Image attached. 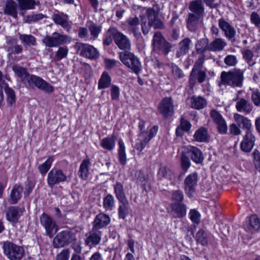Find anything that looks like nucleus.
Instances as JSON below:
<instances>
[{"instance_id":"nucleus-6","label":"nucleus","mask_w":260,"mask_h":260,"mask_svg":"<svg viewBox=\"0 0 260 260\" xmlns=\"http://www.w3.org/2000/svg\"><path fill=\"white\" fill-rule=\"evenodd\" d=\"M153 46L154 51L167 55L171 51V44L166 41L159 32L154 34L153 39Z\"/></svg>"},{"instance_id":"nucleus-61","label":"nucleus","mask_w":260,"mask_h":260,"mask_svg":"<svg viewBox=\"0 0 260 260\" xmlns=\"http://www.w3.org/2000/svg\"><path fill=\"white\" fill-rule=\"evenodd\" d=\"M184 199V194L180 190H175L172 191V200L177 202L176 203H182Z\"/></svg>"},{"instance_id":"nucleus-13","label":"nucleus","mask_w":260,"mask_h":260,"mask_svg":"<svg viewBox=\"0 0 260 260\" xmlns=\"http://www.w3.org/2000/svg\"><path fill=\"white\" fill-rule=\"evenodd\" d=\"M73 240V235L69 231H63L54 237L53 244L55 248H59L68 245Z\"/></svg>"},{"instance_id":"nucleus-46","label":"nucleus","mask_w":260,"mask_h":260,"mask_svg":"<svg viewBox=\"0 0 260 260\" xmlns=\"http://www.w3.org/2000/svg\"><path fill=\"white\" fill-rule=\"evenodd\" d=\"M53 161V157L49 156L44 162L38 166V169L42 175H45L48 172Z\"/></svg>"},{"instance_id":"nucleus-59","label":"nucleus","mask_w":260,"mask_h":260,"mask_svg":"<svg viewBox=\"0 0 260 260\" xmlns=\"http://www.w3.org/2000/svg\"><path fill=\"white\" fill-rule=\"evenodd\" d=\"M190 127L191 124L189 122L183 118H181L180 126L176 129L177 135H180L179 133L181 129L184 131H188L190 129Z\"/></svg>"},{"instance_id":"nucleus-53","label":"nucleus","mask_w":260,"mask_h":260,"mask_svg":"<svg viewBox=\"0 0 260 260\" xmlns=\"http://www.w3.org/2000/svg\"><path fill=\"white\" fill-rule=\"evenodd\" d=\"M118 154L119 161L122 165H125L126 164V159L124 143L121 140H119L118 142Z\"/></svg>"},{"instance_id":"nucleus-1","label":"nucleus","mask_w":260,"mask_h":260,"mask_svg":"<svg viewBox=\"0 0 260 260\" xmlns=\"http://www.w3.org/2000/svg\"><path fill=\"white\" fill-rule=\"evenodd\" d=\"M244 71L235 68L228 72L223 71L220 75V81L218 82L219 87L222 85L230 86L233 88H241L243 86Z\"/></svg>"},{"instance_id":"nucleus-56","label":"nucleus","mask_w":260,"mask_h":260,"mask_svg":"<svg viewBox=\"0 0 260 260\" xmlns=\"http://www.w3.org/2000/svg\"><path fill=\"white\" fill-rule=\"evenodd\" d=\"M172 175V171L166 166H161L158 172V176L160 178L171 179Z\"/></svg>"},{"instance_id":"nucleus-32","label":"nucleus","mask_w":260,"mask_h":260,"mask_svg":"<svg viewBox=\"0 0 260 260\" xmlns=\"http://www.w3.org/2000/svg\"><path fill=\"white\" fill-rule=\"evenodd\" d=\"M19 10L26 11L33 10L36 6H38L40 3L36 0H16Z\"/></svg>"},{"instance_id":"nucleus-51","label":"nucleus","mask_w":260,"mask_h":260,"mask_svg":"<svg viewBox=\"0 0 260 260\" xmlns=\"http://www.w3.org/2000/svg\"><path fill=\"white\" fill-rule=\"evenodd\" d=\"M69 52V49L67 46H59L55 52V58L57 60H60L61 59L66 58L68 56Z\"/></svg>"},{"instance_id":"nucleus-19","label":"nucleus","mask_w":260,"mask_h":260,"mask_svg":"<svg viewBox=\"0 0 260 260\" xmlns=\"http://www.w3.org/2000/svg\"><path fill=\"white\" fill-rule=\"evenodd\" d=\"M24 211L25 209L24 208L14 206L10 207L8 208L7 212L6 218L13 224H16Z\"/></svg>"},{"instance_id":"nucleus-49","label":"nucleus","mask_w":260,"mask_h":260,"mask_svg":"<svg viewBox=\"0 0 260 260\" xmlns=\"http://www.w3.org/2000/svg\"><path fill=\"white\" fill-rule=\"evenodd\" d=\"M103 207L107 211H111L115 207V200L114 197L108 194L103 199Z\"/></svg>"},{"instance_id":"nucleus-12","label":"nucleus","mask_w":260,"mask_h":260,"mask_svg":"<svg viewBox=\"0 0 260 260\" xmlns=\"http://www.w3.org/2000/svg\"><path fill=\"white\" fill-rule=\"evenodd\" d=\"M158 109L159 112L165 118L172 116L174 113V104L171 97H165L160 101Z\"/></svg>"},{"instance_id":"nucleus-52","label":"nucleus","mask_w":260,"mask_h":260,"mask_svg":"<svg viewBox=\"0 0 260 260\" xmlns=\"http://www.w3.org/2000/svg\"><path fill=\"white\" fill-rule=\"evenodd\" d=\"M44 18H47V16L42 13L32 14L25 16V22L27 23L36 22Z\"/></svg>"},{"instance_id":"nucleus-47","label":"nucleus","mask_w":260,"mask_h":260,"mask_svg":"<svg viewBox=\"0 0 260 260\" xmlns=\"http://www.w3.org/2000/svg\"><path fill=\"white\" fill-rule=\"evenodd\" d=\"M207 104L205 99L201 96L193 97L191 99V107L196 109H201L203 108Z\"/></svg>"},{"instance_id":"nucleus-16","label":"nucleus","mask_w":260,"mask_h":260,"mask_svg":"<svg viewBox=\"0 0 260 260\" xmlns=\"http://www.w3.org/2000/svg\"><path fill=\"white\" fill-rule=\"evenodd\" d=\"M198 174L194 172L188 175L184 180V190L189 197L192 196L196 191L197 185Z\"/></svg>"},{"instance_id":"nucleus-9","label":"nucleus","mask_w":260,"mask_h":260,"mask_svg":"<svg viewBox=\"0 0 260 260\" xmlns=\"http://www.w3.org/2000/svg\"><path fill=\"white\" fill-rule=\"evenodd\" d=\"M75 48L80 55L91 59H96L99 56V52L93 46L82 43H77Z\"/></svg>"},{"instance_id":"nucleus-4","label":"nucleus","mask_w":260,"mask_h":260,"mask_svg":"<svg viewBox=\"0 0 260 260\" xmlns=\"http://www.w3.org/2000/svg\"><path fill=\"white\" fill-rule=\"evenodd\" d=\"M31 88L37 87L46 92L51 93L54 87L40 76L30 74L25 84Z\"/></svg>"},{"instance_id":"nucleus-7","label":"nucleus","mask_w":260,"mask_h":260,"mask_svg":"<svg viewBox=\"0 0 260 260\" xmlns=\"http://www.w3.org/2000/svg\"><path fill=\"white\" fill-rule=\"evenodd\" d=\"M67 180V176L61 169L53 168L47 175V182L48 185L51 188L55 185Z\"/></svg>"},{"instance_id":"nucleus-42","label":"nucleus","mask_w":260,"mask_h":260,"mask_svg":"<svg viewBox=\"0 0 260 260\" xmlns=\"http://www.w3.org/2000/svg\"><path fill=\"white\" fill-rule=\"evenodd\" d=\"M87 27L90 33L91 38L93 40L97 39L102 31V26L91 21L88 22Z\"/></svg>"},{"instance_id":"nucleus-26","label":"nucleus","mask_w":260,"mask_h":260,"mask_svg":"<svg viewBox=\"0 0 260 260\" xmlns=\"http://www.w3.org/2000/svg\"><path fill=\"white\" fill-rule=\"evenodd\" d=\"M213 238V236L204 229H200L196 235L197 242L202 246H207L211 242Z\"/></svg>"},{"instance_id":"nucleus-40","label":"nucleus","mask_w":260,"mask_h":260,"mask_svg":"<svg viewBox=\"0 0 260 260\" xmlns=\"http://www.w3.org/2000/svg\"><path fill=\"white\" fill-rule=\"evenodd\" d=\"M23 191V187L18 184H15L11 191L10 194V200L11 204H14L17 203L20 199Z\"/></svg>"},{"instance_id":"nucleus-8","label":"nucleus","mask_w":260,"mask_h":260,"mask_svg":"<svg viewBox=\"0 0 260 260\" xmlns=\"http://www.w3.org/2000/svg\"><path fill=\"white\" fill-rule=\"evenodd\" d=\"M157 126H153L148 132H141L137 139L135 148L139 151H141L146 146L148 142L154 137L157 132Z\"/></svg>"},{"instance_id":"nucleus-35","label":"nucleus","mask_w":260,"mask_h":260,"mask_svg":"<svg viewBox=\"0 0 260 260\" xmlns=\"http://www.w3.org/2000/svg\"><path fill=\"white\" fill-rule=\"evenodd\" d=\"M90 165V161L89 158H86L83 160L80 166L78 174L80 177L85 180L87 178L89 174V167Z\"/></svg>"},{"instance_id":"nucleus-48","label":"nucleus","mask_w":260,"mask_h":260,"mask_svg":"<svg viewBox=\"0 0 260 260\" xmlns=\"http://www.w3.org/2000/svg\"><path fill=\"white\" fill-rule=\"evenodd\" d=\"M111 83V78L109 74L104 72L99 81L98 88L104 89L108 87Z\"/></svg>"},{"instance_id":"nucleus-25","label":"nucleus","mask_w":260,"mask_h":260,"mask_svg":"<svg viewBox=\"0 0 260 260\" xmlns=\"http://www.w3.org/2000/svg\"><path fill=\"white\" fill-rule=\"evenodd\" d=\"M188 8L191 13L197 16L204 17V7L202 0H194L190 2Z\"/></svg>"},{"instance_id":"nucleus-44","label":"nucleus","mask_w":260,"mask_h":260,"mask_svg":"<svg viewBox=\"0 0 260 260\" xmlns=\"http://www.w3.org/2000/svg\"><path fill=\"white\" fill-rule=\"evenodd\" d=\"M248 229L251 232L257 231L260 228V220L255 215H252L249 217Z\"/></svg>"},{"instance_id":"nucleus-45","label":"nucleus","mask_w":260,"mask_h":260,"mask_svg":"<svg viewBox=\"0 0 260 260\" xmlns=\"http://www.w3.org/2000/svg\"><path fill=\"white\" fill-rule=\"evenodd\" d=\"M168 67L171 69L172 75L175 79H179L184 77L182 70L174 63L168 64Z\"/></svg>"},{"instance_id":"nucleus-36","label":"nucleus","mask_w":260,"mask_h":260,"mask_svg":"<svg viewBox=\"0 0 260 260\" xmlns=\"http://www.w3.org/2000/svg\"><path fill=\"white\" fill-rule=\"evenodd\" d=\"M101 240L100 232H94L93 230L89 233V236L85 240L86 245L91 247L99 244Z\"/></svg>"},{"instance_id":"nucleus-55","label":"nucleus","mask_w":260,"mask_h":260,"mask_svg":"<svg viewBox=\"0 0 260 260\" xmlns=\"http://www.w3.org/2000/svg\"><path fill=\"white\" fill-rule=\"evenodd\" d=\"M114 191L119 201H125V200H127L125 198L123 192V186L121 183H117L116 184L114 187Z\"/></svg>"},{"instance_id":"nucleus-15","label":"nucleus","mask_w":260,"mask_h":260,"mask_svg":"<svg viewBox=\"0 0 260 260\" xmlns=\"http://www.w3.org/2000/svg\"><path fill=\"white\" fill-rule=\"evenodd\" d=\"M109 33L113 35V39L117 46L122 50L128 48L129 42L128 39L115 28H109Z\"/></svg>"},{"instance_id":"nucleus-43","label":"nucleus","mask_w":260,"mask_h":260,"mask_svg":"<svg viewBox=\"0 0 260 260\" xmlns=\"http://www.w3.org/2000/svg\"><path fill=\"white\" fill-rule=\"evenodd\" d=\"M6 94V100L8 106L14 107L16 104V95L14 90L7 86L4 88Z\"/></svg>"},{"instance_id":"nucleus-41","label":"nucleus","mask_w":260,"mask_h":260,"mask_svg":"<svg viewBox=\"0 0 260 260\" xmlns=\"http://www.w3.org/2000/svg\"><path fill=\"white\" fill-rule=\"evenodd\" d=\"M19 38L25 47L35 46L37 44L35 37L31 35L19 34Z\"/></svg>"},{"instance_id":"nucleus-30","label":"nucleus","mask_w":260,"mask_h":260,"mask_svg":"<svg viewBox=\"0 0 260 260\" xmlns=\"http://www.w3.org/2000/svg\"><path fill=\"white\" fill-rule=\"evenodd\" d=\"M191 44V40L188 38H185L180 41L178 44L179 48L176 52V57L179 58L187 53L190 49Z\"/></svg>"},{"instance_id":"nucleus-39","label":"nucleus","mask_w":260,"mask_h":260,"mask_svg":"<svg viewBox=\"0 0 260 260\" xmlns=\"http://www.w3.org/2000/svg\"><path fill=\"white\" fill-rule=\"evenodd\" d=\"M135 177L140 182L144 190L148 191L150 189V185L148 180V176L147 174L141 171L137 172Z\"/></svg>"},{"instance_id":"nucleus-60","label":"nucleus","mask_w":260,"mask_h":260,"mask_svg":"<svg viewBox=\"0 0 260 260\" xmlns=\"http://www.w3.org/2000/svg\"><path fill=\"white\" fill-rule=\"evenodd\" d=\"M224 62L228 67H235L238 63V59L235 55H228L225 57Z\"/></svg>"},{"instance_id":"nucleus-14","label":"nucleus","mask_w":260,"mask_h":260,"mask_svg":"<svg viewBox=\"0 0 260 260\" xmlns=\"http://www.w3.org/2000/svg\"><path fill=\"white\" fill-rule=\"evenodd\" d=\"M210 115L214 122L216 124L219 133L220 134H226L228 132V126L225 120L222 115L215 109L211 110Z\"/></svg>"},{"instance_id":"nucleus-50","label":"nucleus","mask_w":260,"mask_h":260,"mask_svg":"<svg viewBox=\"0 0 260 260\" xmlns=\"http://www.w3.org/2000/svg\"><path fill=\"white\" fill-rule=\"evenodd\" d=\"M131 70L137 75L142 70V66L139 59L131 53Z\"/></svg>"},{"instance_id":"nucleus-21","label":"nucleus","mask_w":260,"mask_h":260,"mask_svg":"<svg viewBox=\"0 0 260 260\" xmlns=\"http://www.w3.org/2000/svg\"><path fill=\"white\" fill-rule=\"evenodd\" d=\"M207 75L205 71L192 69L189 76V84L193 86L197 81L199 83H202L205 81Z\"/></svg>"},{"instance_id":"nucleus-3","label":"nucleus","mask_w":260,"mask_h":260,"mask_svg":"<svg viewBox=\"0 0 260 260\" xmlns=\"http://www.w3.org/2000/svg\"><path fill=\"white\" fill-rule=\"evenodd\" d=\"M3 249L9 260H21L24 256V250L22 247L9 241L4 242Z\"/></svg>"},{"instance_id":"nucleus-62","label":"nucleus","mask_w":260,"mask_h":260,"mask_svg":"<svg viewBox=\"0 0 260 260\" xmlns=\"http://www.w3.org/2000/svg\"><path fill=\"white\" fill-rule=\"evenodd\" d=\"M120 59L121 61L127 67H130V53L128 51H126L120 53Z\"/></svg>"},{"instance_id":"nucleus-11","label":"nucleus","mask_w":260,"mask_h":260,"mask_svg":"<svg viewBox=\"0 0 260 260\" xmlns=\"http://www.w3.org/2000/svg\"><path fill=\"white\" fill-rule=\"evenodd\" d=\"M219 28L224 33L225 37L232 42L236 40V30L235 28L224 18H220L218 21Z\"/></svg>"},{"instance_id":"nucleus-57","label":"nucleus","mask_w":260,"mask_h":260,"mask_svg":"<svg viewBox=\"0 0 260 260\" xmlns=\"http://www.w3.org/2000/svg\"><path fill=\"white\" fill-rule=\"evenodd\" d=\"M252 155L254 167L257 171L260 172V152L257 149H254Z\"/></svg>"},{"instance_id":"nucleus-31","label":"nucleus","mask_w":260,"mask_h":260,"mask_svg":"<svg viewBox=\"0 0 260 260\" xmlns=\"http://www.w3.org/2000/svg\"><path fill=\"white\" fill-rule=\"evenodd\" d=\"M4 12L5 14L17 18L18 12L16 3L13 0H7Z\"/></svg>"},{"instance_id":"nucleus-10","label":"nucleus","mask_w":260,"mask_h":260,"mask_svg":"<svg viewBox=\"0 0 260 260\" xmlns=\"http://www.w3.org/2000/svg\"><path fill=\"white\" fill-rule=\"evenodd\" d=\"M243 92V90H239L236 93V98L233 101H237L235 107L238 112L249 114L252 111L253 107L248 100L240 98V94Z\"/></svg>"},{"instance_id":"nucleus-2","label":"nucleus","mask_w":260,"mask_h":260,"mask_svg":"<svg viewBox=\"0 0 260 260\" xmlns=\"http://www.w3.org/2000/svg\"><path fill=\"white\" fill-rule=\"evenodd\" d=\"M43 43L48 47H56L63 44H69L72 42L71 37L54 32L50 36H45L42 40Z\"/></svg>"},{"instance_id":"nucleus-37","label":"nucleus","mask_w":260,"mask_h":260,"mask_svg":"<svg viewBox=\"0 0 260 260\" xmlns=\"http://www.w3.org/2000/svg\"><path fill=\"white\" fill-rule=\"evenodd\" d=\"M194 139L199 142H206L210 138L207 129L203 127H201L197 129L193 135Z\"/></svg>"},{"instance_id":"nucleus-20","label":"nucleus","mask_w":260,"mask_h":260,"mask_svg":"<svg viewBox=\"0 0 260 260\" xmlns=\"http://www.w3.org/2000/svg\"><path fill=\"white\" fill-rule=\"evenodd\" d=\"M146 14L148 19V25L154 28H162L164 24L157 18L155 11L153 8H149L146 11Z\"/></svg>"},{"instance_id":"nucleus-24","label":"nucleus","mask_w":260,"mask_h":260,"mask_svg":"<svg viewBox=\"0 0 260 260\" xmlns=\"http://www.w3.org/2000/svg\"><path fill=\"white\" fill-rule=\"evenodd\" d=\"M234 119L237 125L246 131H252V124L251 120L247 117L238 113L234 114Z\"/></svg>"},{"instance_id":"nucleus-33","label":"nucleus","mask_w":260,"mask_h":260,"mask_svg":"<svg viewBox=\"0 0 260 260\" xmlns=\"http://www.w3.org/2000/svg\"><path fill=\"white\" fill-rule=\"evenodd\" d=\"M195 48L197 53L203 55L205 52L209 51L210 43L209 39L204 38L198 40L195 44Z\"/></svg>"},{"instance_id":"nucleus-64","label":"nucleus","mask_w":260,"mask_h":260,"mask_svg":"<svg viewBox=\"0 0 260 260\" xmlns=\"http://www.w3.org/2000/svg\"><path fill=\"white\" fill-rule=\"evenodd\" d=\"M250 21L256 27H260V16L255 12H253L250 15Z\"/></svg>"},{"instance_id":"nucleus-27","label":"nucleus","mask_w":260,"mask_h":260,"mask_svg":"<svg viewBox=\"0 0 260 260\" xmlns=\"http://www.w3.org/2000/svg\"><path fill=\"white\" fill-rule=\"evenodd\" d=\"M12 70L15 75L19 78L23 83L25 84L30 75L27 70L18 64H14L12 67Z\"/></svg>"},{"instance_id":"nucleus-28","label":"nucleus","mask_w":260,"mask_h":260,"mask_svg":"<svg viewBox=\"0 0 260 260\" xmlns=\"http://www.w3.org/2000/svg\"><path fill=\"white\" fill-rule=\"evenodd\" d=\"M110 221L108 215L104 213H100L96 216L93 222V230H99L107 226Z\"/></svg>"},{"instance_id":"nucleus-63","label":"nucleus","mask_w":260,"mask_h":260,"mask_svg":"<svg viewBox=\"0 0 260 260\" xmlns=\"http://www.w3.org/2000/svg\"><path fill=\"white\" fill-rule=\"evenodd\" d=\"M242 55L244 59L248 63H250L252 61L253 53L251 50L249 49H245L242 51Z\"/></svg>"},{"instance_id":"nucleus-38","label":"nucleus","mask_w":260,"mask_h":260,"mask_svg":"<svg viewBox=\"0 0 260 260\" xmlns=\"http://www.w3.org/2000/svg\"><path fill=\"white\" fill-rule=\"evenodd\" d=\"M116 141V137L115 135H112L103 139L101 145L105 149L111 150L115 147Z\"/></svg>"},{"instance_id":"nucleus-5","label":"nucleus","mask_w":260,"mask_h":260,"mask_svg":"<svg viewBox=\"0 0 260 260\" xmlns=\"http://www.w3.org/2000/svg\"><path fill=\"white\" fill-rule=\"evenodd\" d=\"M40 220L41 224L45 230L46 235L52 238L58 230L56 222L51 216L44 213L41 215Z\"/></svg>"},{"instance_id":"nucleus-23","label":"nucleus","mask_w":260,"mask_h":260,"mask_svg":"<svg viewBox=\"0 0 260 260\" xmlns=\"http://www.w3.org/2000/svg\"><path fill=\"white\" fill-rule=\"evenodd\" d=\"M68 15L62 12L55 13L52 16V19L55 23L68 30L71 28V26L68 22Z\"/></svg>"},{"instance_id":"nucleus-22","label":"nucleus","mask_w":260,"mask_h":260,"mask_svg":"<svg viewBox=\"0 0 260 260\" xmlns=\"http://www.w3.org/2000/svg\"><path fill=\"white\" fill-rule=\"evenodd\" d=\"M186 206L183 203H173L171 204L170 213L175 218H181L186 215Z\"/></svg>"},{"instance_id":"nucleus-54","label":"nucleus","mask_w":260,"mask_h":260,"mask_svg":"<svg viewBox=\"0 0 260 260\" xmlns=\"http://www.w3.org/2000/svg\"><path fill=\"white\" fill-rule=\"evenodd\" d=\"M121 204L118 209L119 216L121 218H124L128 214V202L127 200L125 201H119Z\"/></svg>"},{"instance_id":"nucleus-29","label":"nucleus","mask_w":260,"mask_h":260,"mask_svg":"<svg viewBox=\"0 0 260 260\" xmlns=\"http://www.w3.org/2000/svg\"><path fill=\"white\" fill-rule=\"evenodd\" d=\"M187 153L192 161L196 164L202 163L204 160V158L202 152L196 147H189L187 149Z\"/></svg>"},{"instance_id":"nucleus-18","label":"nucleus","mask_w":260,"mask_h":260,"mask_svg":"<svg viewBox=\"0 0 260 260\" xmlns=\"http://www.w3.org/2000/svg\"><path fill=\"white\" fill-rule=\"evenodd\" d=\"M203 17L189 13L186 19V27L192 32H196L203 24Z\"/></svg>"},{"instance_id":"nucleus-17","label":"nucleus","mask_w":260,"mask_h":260,"mask_svg":"<svg viewBox=\"0 0 260 260\" xmlns=\"http://www.w3.org/2000/svg\"><path fill=\"white\" fill-rule=\"evenodd\" d=\"M255 141V137L252 131H246L240 144L241 149L245 152H250L253 149Z\"/></svg>"},{"instance_id":"nucleus-58","label":"nucleus","mask_w":260,"mask_h":260,"mask_svg":"<svg viewBox=\"0 0 260 260\" xmlns=\"http://www.w3.org/2000/svg\"><path fill=\"white\" fill-rule=\"evenodd\" d=\"M189 218L191 221L196 224H199L200 222L201 215L200 213L196 209H191L189 213Z\"/></svg>"},{"instance_id":"nucleus-34","label":"nucleus","mask_w":260,"mask_h":260,"mask_svg":"<svg viewBox=\"0 0 260 260\" xmlns=\"http://www.w3.org/2000/svg\"><path fill=\"white\" fill-rule=\"evenodd\" d=\"M226 45L227 43L224 39L219 38H216L210 43L209 51H221Z\"/></svg>"}]
</instances>
